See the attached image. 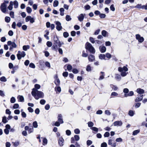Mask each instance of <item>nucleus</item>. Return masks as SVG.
<instances>
[{
	"label": "nucleus",
	"mask_w": 147,
	"mask_h": 147,
	"mask_svg": "<svg viewBox=\"0 0 147 147\" xmlns=\"http://www.w3.org/2000/svg\"><path fill=\"white\" fill-rule=\"evenodd\" d=\"M31 94L36 100H38L40 98H42L44 96V94L42 92L38 91L35 88L32 89Z\"/></svg>",
	"instance_id": "1"
},
{
	"label": "nucleus",
	"mask_w": 147,
	"mask_h": 147,
	"mask_svg": "<svg viewBox=\"0 0 147 147\" xmlns=\"http://www.w3.org/2000/svg\"><path fill=\"white\" fill-rule=\"evenodd\" d=\"M118 71L121 72V76L124 77L127 74L128 72H126L128 71V69L125 66H124L123 67H119L118 68Z\"/></svg>",
	"instance_id": "2"
},
{
	"label": "nucleus",
	"mask_w": 147,
	"mask_h": 147,
	"mask_svg": "<svg viewBox=\"0 0 147 147\" xmlns=\"http://www.w3.org/2000/svg\"><path fill=\"white\" fill-rule=\"evenodd\" d=\"M86 49L89 51L90 53L94 54L95 50L92 45L89 42H87L86 44Z\"/></svg>",
	"instance_id": "3"
},
{
	"label": "nucleus",
	"mask_w": 147,
	"mask_h": 147,
	"mask_svg": "<svg viewBox=\"0 0 147 147\" xmlns=\"http://www.w3.org/2000/svg\"><path fill=\"white\" fill-rule=\"evenodd\" d=\"M54 45L52 46V48L53 50L57 51V44H58V43H59L60 41L59 40L57 36L54 37Z\"/></svg>",
	"instance_id": "4"
},
{
	"label": "nucleus",
	"mask_w": 147,
	"mask_h": 147,
	"mask_svg": "<svg viewBox=\"0 0 147 147\" xmlns=\"http://www.w3.org/2000/svg\"><path fill=\"white\" fill-rule=\"evenodd\" d=\"M7 45L10 46L9 49L10 51L12 50L13 48H16L17 45L14 42H12L11 41H9L7 42Z\"/></svg>",
	"instance_id": "5"
},
{
	"label": "nucleus",
	"mask_w": 147,
	"mask_h": 147,
	"mask_svg": "<svg viewBox=\"0 0 147 147\" xmlns=\"http://www.w3.org/2000/svg\"><path fill=\"white\" fill-rule=\"evenodd\" d=\"M26 53L24 51L21 52L20 51H19L17 54L18 59L20 60L21 59L22 57H24Z\"/></svg>",
	"instance_id": "6"
},
{
	"label": "nucleus",
	"mask_w": 147,
	"mask_h": 147,
	"mask_svg": "<svg viewBox=\"0 0 147 147\" xmlns=\"http://www.w3.org/2000/svg\"><path fill=\"white\" fill-rule=\"evenodd\" d=\"M136 38L138 41L142 43L144 40V39L143 37H141L139 34H137L136 35Z\"/></svg>",
	"instance_id": "7"
},
{
	"label": "nucleus",
	"mask_w": 147,
	"mask_h": 147,
	"mask_svg": "<svg viewBox=\"0 0 147 147\" xmlns=\"http://www.w3.org/2000/svg\"><path fill=\"white\" fill-rule=\"evenodd\" d=\"M1 10L3 13H5L7 10V5L5 3H3L1 6Z\"/></svg>",
	"instance_id": "8"
},
{
	"label": "nucleus",
	"mask_w": 147,
	"mask_h": 147,
	"mask_svg": "<svg viewBox=\"0 0 147 147\" xmlns=\"http://www.w3.org/2000/svg\"><path fill=\"white\" fill-rule=\"evenodd\" d=\"M56 25V28L57 30L60 31L62 29L61 23L59 21H56L55 22Z\"/></svg>",
	"instance_id": "9"
},
{
	"label": "nucleus",
	"mask_w": 147,
	"mask_h": 147,
	"mask_svg": "<svg viewBox=\"0 0 147 147\" xmlns=\"http://www.w3.org/2000/svg\"><path fill=\"white\" fill-rule=\"evenodd\" d=\"M85 16V14H84L82 13H81V14H80L78 17V20L80 22L82 21L83 20V19H84Z\"/></svg>",
	"instance_id": "10"
},
{
	"label": "nucleus",
	"mask_w": 147,
	"mask_h": 147,
	"mask_svg": "<svg viewBox=\"0 0 147 147\" xmlns=\"http://www.w3.org/2000/svg\"><path fill=\"white\" fill-rule=\"evenodd\" d=\"M88 59L89 61L93 62L95 60V57L92 55L90 54L88 56Z\"/></svg>",
	"instance_id": "11"
},
{
	"label": "nucleus",
	"mask_w": 147,
	"mask_h": 147,
	"mask_svg": "<svg viewBox=\"0 0 147 147\" xmlns=\"http://www.w3.org/2000/svg\"><path fill=\"white\" fill-rule=\"evenodd\" d=\"M122 122L121 121H115L113 123V124L114 126H121L122 125Z\"/></svg>",
	"instance_id": "12"
},
{
	"label": "nucleus",
	"mask_w": 147,
	"mask_h": 147,
	"mask_svg": "<svg viewBox=\"0 0 147 147\" xmlns=\"http://www.w3.org/2000/svg\"><path fill=\"white\" fill-rule=\"evenodd\" d=\"M113 140L111 139H109L108 140V144L109 145H111L112 147H115L116 146V143L115 142L113 144L112 142Z\"/></svg>",
	"instance_id": "13"
},
{
	"label": "nucleus",
	"mask_w": 147,
	"mask_h": 147,
	"mask_svg": "<svg viewBox=\"0 0 147 147\" xmlns=\"http://www.w3.org/2000/svg\"><path fill=\"white\" fill-rule=\"evenodd\" d=\"M62 118V116L61 114H59L58 115V122L61 124L63 123V121Z\"/></svg>",
	"instance_id": "14"
},
{
	"label": "nucleus",
	"mask_w": 147,
	"mask_h": 147,
	"mask_svg": "<svg viewBox=\"0 0 147 147\" xmlns=\"http://www.w3.org/2000/svg\"><path fill=\"white\" fill-rule=\"evenodd\" d=\"M143 98V95L138 96L135 99V101L136 102L141 101Z\"/></svg>",
	"instance_id": "15"
},
{
	"label": "nucleus",
	"mask_w": 147,
	"mask_h": 147,
	"mask_svg": "<svg viewBox=\"0 0 147 147\" xmlns=\"http://www.w3.org/2000/svg\"><path fill=\"white\" fill-rule=\"evenodd\" d=\"M64 139L62 137L59 138V144L61 146H62L63 145Z\"/></svg>",
	"instance_id": "16"
},
{
	"label": "nucleus",
	"mask_w": 147,
	"mask_h": 147,
	"mask_svg": "<svg viewBox=\"0 0 147 147\" xmlns=\"http://www.w3.org/2000/svg\"><path fill=\"white\" fill-rule=\"evenodd\" d=\"M99 49L100 52L102 53H105L106 50V48L105 46H100Z\"/></svg>",
	"instance_id": "17"
},
{
	"label": "nucleus",
	"mask_w": 147,
	"mask_h": 147,
	"mask_svg": "<svg viewBox=\"0 0 147 147\" xmlns=\"http://www.w3.org/2000/svg\"><path fill=\"white\" fill-rule=\"evenodd\" d=\"M136 92L138 94H141L144 93V90L143 89L138 88L137 89Z\"/></svg>",
	"instance_id": "18"
},
{
	"label": "nucleus",
	"mask_w": 147,
	"mask_h": 147,
	"mask_svg": "<svg viewBox=\"0 0 147 147\" xmlns=\"http://www.w3.org/2000/svg\"><path fill=\"white\" fill-rule=\"evenodd\" d=\"M19 101L21 102H24V98L23 96L21 95H18L17 97Z\"/></svg>",
	"instance_id": "19"
},
{
	"label": "nucleus",
	"mask_w": 147,
	"mask_h": 147,
	"mask_svg": "<svg viewBox=\"0 0 147 147\" xmlns=\"http://www.w3.org/2000/svg\"><path fill=\"white\" fill-rule=\"evenodd\" d=\"M13 3L12 1H10L9 3V5L8 7V9L10 10H11L13 9Z\"/></svg>",
	"instance_id": "20"
},
{
	"label": "nucleus",
	"mask_w": 147,
	"mask_h": 147,
	"mask_svg": "<svg viewBox=\"0 0 147 147\" xmlns=\"http://www.w3.org/2000/svg\"><path fill=\"white\" fill-rule=\"evenodd\" d=\"M115 78L118 81H120L121 79V76L119 74H116Z\"/></svg>",
	"instance_id": "21"
},
{
	"label": "nucleus",
	"mask_w": 147,
	"mask_h": 147,
	"mask_svg": "<svg viewBox=\"0 0 147 147\" xmlns=\"http://www.w3.org/2000/svg\"><path fill=\"white\" fill-rule=\"evenodd\" d=\"M13 4L14 5V8H17L18 6V1L16 0H15L13 2Z\"/></svg>",
	"instance_id": "22"
},
{
	"label": "nucleus",
	"mask_w": 147,
	"mask_h": 147,
	"mask_svg": "<svg viewBox=\"0 0 147 147\" xmlns=\"http://www.w3.org/2000/svg\"><path fill=\"white\" fill-rule=\"evenodd\" d=\"M99 58L101 59H104L106 60V59L105 58V55L104 54H100L99 56Z\"/></svg>",
	"instance_id": "23"
},
{
	"label": "nucleus",
	"mask_w": 147,
	"mask_h": 147,
	"mask_svg": "<svg viewBox=\"0 0 147 147\" xmlns=\"http://www.w3.org/2000/svg\"><path fill=\"white\" fill-rule=\"evenodd\" d=\"M134 92L131 91L129 92L128 94H125V97H127L128 96H131L134 95Z\"/></svg>",
	"instance_id": "24"
},
{
	"label": "nucleus",
	"mask_w": 147,
	"mask_h": 147,
	"mask_svg": "<svg viewBox=\"0 0 147 147\" xmlns=\"http://www.w3.org/2000/svg\"><path fill=\"white\" fill-rule=\"evenodd\" d=\"M55 83L57 86H59L60 84V81L59 79H57L55 80Z\"/></svg>",
	"instance_id": "25"
},
{
	"label": "nucleus",
	"mask_w": 147,
	"mask_h": 147,
	"mask_svg": "<svg viewBox=\"0 0 147 147\" xmlns=\"http://www.w3.org/2000/svg\"><path fill=\"white\" fill-rule=\"evenodd\" d=\"M30 48L29 45H24L23 47V49L25 51H26L28 49Z\"/></svg>",
	"instance_id": "26"
},
{
	"label": "nucleus",
	"mask_w": 147,
	"mask_h": 147,
	"mask_svg": "<svg viewBox=\"0 0 147 147\" xmlns=\"http://www.w3.org/2000/svg\"><path fill=\"white\" fill-rule=\"evenodd\" d=\"M60 14L61 16H63L64 15V9L63 8H61L60 9Z\"/></svg>",
	"instance_id": "27"
},
{
	"label": "nucleus",
	"mask_w": 147,
	"mask_h": 147,
	"mask_svg": "<svg viewBox=\"0 0 147 147\" xmlns=\"http://www.w3.org/2000/svg\"><path fill=\"white\" fill-rule=\"evenodd\" d=\"M43 145H46L47 143V139L45 138H44L42 141Z\"/></svg>",
	"instance_id": "28"
},
{
	"label": "nucleus",
	"mask_w": 147,
	"mask_h": 147,
	"mask_svg": "<svg viewBox=\"0 0 147 147\" xmlns=\"http://www.w3.org/2000/svg\"><path fill=\"white\" fill-rule=\"evenodd\" d=\"M26 9L27 12L29 13H30L32 11V9L29 7H26Z\"/></svg>",
	"instance_id": "29"
},
{
	"label": "nucleus",
	"mask_w": 147,
	"mask_h": 147,
	"mask_svg": "<svg viewBox=\"0 0 147 147\" xmlns=\"http://www.w3.org/2000/svg\"><path fill=\"white\" fill-rule=\"evenodd\" d=\"M45 32L46 33V34L44 35V36L46 38V39L47 40H49V37L48 36H47L49 34V32L48 30H46L45 31Z\"/></svg>",
	"instance_id": "30"
},
{
	"label": "nucleus",
	"mask_w": 147,
	"mask_h": 147,
	"mask_svg": "<svg viewBox=\"0 0 147 147\" xmlns=\"http://www.w3.org/2000/svg\"><path fill=\"white\" fill-rule=\"evenodd\" d=\"M32 125L34 127L36 128L38 127V123L36 121H34L32 123Z\"/></svg>",
	"instance_id": "31"
},
{
	"label": "nucleus",
	"mask_w": 147,
	"mask_h": 147,
	"mask_svg": "<svg viewBox=\"0 0 147 147\" xmlns=\"http://www.w3.org/2000/svg\"><path fill=\"white\" fill-rule=\"evenodd\" d=\"M105 55V57H106L108 59H110L111 57V55L109 53H106Z\"/></svg>",
	"instance_id": "32"
},
{
	"label": "nucleus",
	"mask_w": 147,
	"mask_h": 147,
	"mask_svg": "<svg viewBox=\"0 0 147 147\" xmlns=\"http://www.w3.org/2000/svg\"><path fill=\"white\" fill-rule=\"evenodd\" d=\"M140 130L139 129H138L134 131L133 132V135H136L139 133Z\"/></svg>",
	"instance_id": "33"
},
{
	"label": "nucleus",
	"mask_w": 147,
	"mask_h": 147,
	"mask_svg": "<svg viewBox=\"0 0 147 147\" xmlns=\"http://www.w3.org/2000/svg\"><path fill=\"white\" fill-rule=\"evenodd\" d=\"M86 70L87 71H91V67L89 65H88L86 67Z\"/></svg>",
	"instance_id": "34"
},
{
	"label": "nucleus",
	"mask_w": 147,
	"mask_h": 147,
	"mask_svg": "<svg viewBox=\"0 0 147 147\" xmlns=\"http://www.w3.org/2000/svg\"><path fill=\"white\" fill-rule=\"evenodd\" d=\"M65 19L66 21H70L71 20V18L70 16L69 15H67L66 16Z\"/></svg>",
	"instance_id": "35"
},
{
	"label": "nucleus",
	"mask_w": 147,
	"mask_h": 147,
	"mask_svg": "<svg viewBox=\"0 0 147 147\" xmlns=\"http://www.w3.org/2000/svg\"><path fill=\"white\" fill-rule=\"evenodd\" d=\"M59 4V2L57 0H55L53 3V5L54 7H57Z\"/></svg>",
	"instance_id": "36"
},
{
	"label": "nucleus",
	"mask_w": 147,
	"mask_h": 147,
	"mask_svg": "<svg viewBox=\"0 0 147 147\" xmlns=\"http://www.w3.org/2000/svg\"><path fill=\"white\" fill-rule=\"evenodd\" d=\"M5 21L7 23H9L10 21V18L9 17H6L5 18Z\"/></svg>",
	"instance_id": "37"
},
{
	"label": "nucleus",
	"mask_w": 147,
	"mask_h": 147,
	"mask_svg": "<svg viewBox=\"0 0 147 147\" xmlns=\"http://www.w3.org/2000/svg\"><path fill=\"white\" fill-rule=\"evenodd\" d=\"M0 81L2 82H6L7 81V79L4 76H3L0 79Z\"/></svg>",
	"instance_id": "38"
},
{
	"label": "nucleus",
	"mask_w": 147,
	"mask_h": 147,
	"mask_svg": "<svg viewBox=\"0 0 147 147\" xmlns=\"http://www.w3.org/2000/svg\"><path fill=\"white\" fill-rule=\"evenodd\" d=\"M67 69L69 71H71L72 69V66L70 65H69L67 66Z\"/></svg>",
	"instance_id": "39"
},
{
	"label": "nucleus",
	"mask_w": 147,
	"mask_h": 147,
	"mask_svg": "<svg viewBox=\"0 0 147 147\" xmlns=\"http://www.w3.org/2000/svg\"><path fill=\"white\" fill-rule=\"evenodd\" d=\"M2 121L4 123H6L7 122L6 117L4 116L3 117Z\"/></svg>",
	"instance_id": "40"
},
{
	"label": "nucleus",
	"mask_w": 147,
	"mask_h": 147,
	"mask_svg": "<svg viewBox=\"0 0 147 147\" xmlns=\"http://www.w3.org/2000/svg\"><path fill=\"white\" fill-rule=\"evenodd\" d=\"M92 141L90 140H88L86 142V144L88 146H90L92 144Z\"/></svg>",
	"instance_id": "41"
},
{
	"label": "nucleus",
	"mask_w": 147,
	"mask_h": 147,
	"mask_svg": "<svg viewBox=\"0 0 147 147\" xmlns=\"http://www.w3.org/2000/svg\"><path fill=\"white\" fill-rule=\"evenodd\" d=\"M55 90L59 92H60L61 90V88L59 86L55 87Z\"/></svg>",
	"instance_id": "42"
},
{
	"label": "nucleus",
	"mask_w": 147,
	"mask_h": 147,
	"mask_svg": "<svg viewBox=\"0 0 147 147\" xmlns=\"http://www.w3.org/2000/svg\"><path fill=\"white\" fill-rule=\"evenodd\" d=\"M88 125L89 127H91L93 126L94 123L91 121H89L88 123Z\"/></svg>",
	"instance_id": "43"
},
{
	"label": "nucleus",
	"mask_w": 147,
	"mask_h": 147,
	"mask_svg": "<svg viewBox=\"0 0 147 147\" xmlns=\"http://www.w3.org/2000/svg\"><path fill=\"white\" fill-rule=\"evenodd\" d=\"M107 32L105 30H103L102 31L101 33L102 35L104 37H106Z\"/></svg>",
	"instance_id": "44"
},
{
	"label": "nucleus",
	"mask_w": 147,
	"mask_h": 147,
	"mask_svg": "<svg viewBox=\"0 0 147 147\" xmlns=\"http://www.w3.org/2000/svg\"><path fill=\"white\" fill-rule=\"evenodd\" d=\"M16 99L13 97H12L10 99V102L11 103H14L16 102Z\"/></svg>",
	"instance_id": "45"
},
{
	"label": "nucleus",
	"mask_w": 147,
	"mask_h": 147,
	"mask_svg": "<svg viewBox=\"0 0 147 147\" xmlns=\"http://www.w3.org/2000/svg\"><path fill=\"white\" fill-rule=\"evenodd\" d=\"M99 16L101 18H104L106 16V15L104 13H100Z\"/></svg>",
	"instance_id": "46"
},
{
	"label": "nucleus",
	"mask_w": 147,
	"mask_h": 147,
	"mask_svg": "<svg viewBox=\"0 0 147 147\" xmlns=\"http://www.w3.org/2000/svg\"><path fill=\"white\" fill-rule=\"evenodd\" d=\"M90 41L93 44H94L95 42V41L94 38L90 37L89 38Z\"/></svg>",
	"instance_id": "47"
},
{
	"label": "nucleus",
	"mask_w": 147,
	"mask_h": 147,
	"mask_svg": "<svg viewBox=\"0 0 147 147\" xmlns=\"http://www.w3.org/2000/svg\"><path fill=\"white\" fill-rule=\"evenodd\" d=\"M49 1L50 3H51L53 1V0H44L43 2L45 4H47L49 3Z\"/></svg>",
	"instance_id": "48"
},
{
	"label": "nucleus",
	"mask_w": 147,
	"mask_h": 147,
	"mask_svg": "<svg viewBox=\"0 0 147 147\" xmlns=\"http://www.w3.org/2000/svg\"><path fill=\"white\" fill-rule=\"evenodd\" d=\"M31 17L30 16H27L25 19L26 22H27L29 21H30Z\"/></svg>",
	"instance_id": "49"
},
{
	"label": "nucleus",
	"mask_w": 147,
	"mask_h": 147,
	"mask_svg": "<svg viewBox=\"0 0 147 147\" xmlns=\"http://www.w3.org/2000/svg\"><path fill=\"white\" fill-rule=\"evenodd\" d=\"M35 88L37 90V89H39L40 87V85L38 84H36L34 85Z\"/></svg>",
	"instance_id": "50"
},
{
	"label": "nucleus",
	"mask_w": 147,
	"mask_h": 147,
	"mask_svg": "<svg viewBox=\"0 0 147 147\" xmlns=\"http://www.w3.org/2000/svg\"><path fill=\"white\" fill-rule=\"evenodd\" d=\"M142 5L141 4H138L135 7V8H137L139 9H142Z\"/></svg>",
	"instance_id": "51"
},
{
	"label": "nucleus",
	"mask_w": 147,
	"mask_h": 147,
	"mask_svg": "<svg viewBox=\"0 0 147 147\" xmlns=\"http://www.w3.org/2000/svg\"><path fill=\"white\" fill-rule=\"evenodd\" d=\"M52 43L51 42L47 41V45L49 47H50L52 46Z\"/></svg>",
	"instance_id": "52"
},
{
	"label": "nucleus",
	"mask_w": 147,
	"mask_h": 147,
	"mask_svg": "<svg viewBox=\"0 0 147 147\" xmlns=\"http://www.w3.org/2000/svg\"><path fill=\"white\" fill-rule=\"evenodd\" d=\"M105 114L107 115H110L111 114V113L108 110H106L105 111Z\"/></svg>",
	"instance_id": "53"
},
{
	"label": "nucleus",
	"mask_w": 147,
	"mask_h": 147,
	"mask_svg": "<svg viewBox=\"0 0 147 147\" xmlns=\"http://www.w3.org/2000/svg\"><path fill=\"white\" fill-rule=\"evenodd\" d=\"M63 35L64 37L67 38L69 36V35L68 32H64L63 33Z\"/></svg>",
	"instance_id": "54"
},
{
	"label": "nucleus",
	"mask_w": 147,
	"mask_h": 147,
	"mask_svg": "<svg viewBox=\"0 0 147 147\" xmlns=\"http://www.w3.org/2000/svg\"><path fill=\"white\" fill-rule=\"evenodd\" d=\"M88 54L86 53L84 51H83L82 52V56L83 57H87L88 56Z\"/></svg>",
	"instance_id": "55"
},
{
	"label": "nucleus",
	"mask_w": 147,
	"mask_h": 147,
	"mask_svg": "<svg viewBox=\"0 0 147 147\" xmlns=\"http://www.w3.org/2000/svg\"><path fill=\"white\" fill-rule=\"evenodd\" d=\"M134 112L132 111H130L129 112V115L131 116H132L134 115Z\"/></svg>",
	"instance_id": "56"
},
{
	"label": "nucleus",
	"mask_w": 147,
	"mask_h": 147,
	"mask_svg": "<svg viewBox=\"0 0 147 147\" xmlns=\"http://www.w3.org/2000/svg\"><path fill=\"white\" fill-rule=\"evenodd\" d=\"M84 8L86 10H89L90 8V6L88 5H86L84 7Z\"/></svg>",
	"instance_id": "57"
},
{
	"label": "nucleus",
	"mask_w": 147,
	"mask_h": 147,
	"mask_svg": "<svg viewBox=\"0 0 147 147\" xmlns=\"http://www.w3.org/2000/svg\"><path fill=\"white\" fill-rule=\"evenodd\" d=\"M110 135V134L109 132H106L104 134V136L105 137H108Z\"/></svg>",
	"instance_id": "58"
},
{
	"label": "nucleus",
	"mask_w": 147,
	"mask_h": 147,
	"mask_svg": "<svg viewBox=\"0 0 147 147\" xmlns=\"http://www.w3.org/2000/svg\"><path fill=\"white\" fill-rule=\"evenodd\" d=\"M141 105V103H137L135 104V107L136 108H138Z\"/></svg>",
	"instance_id": "59"
},
{
	"label": "nucleus",
	"mask_w": 147,
	"mask_h": 147,
	"mask_svg": "<svg viewBox=\"0 0 147 147\" xmlns=\"http://www.w3.org/2000/svg\"><path fill=\"white\" fill-rule=\"evenodd\" d=\"M91 129L93 131L96 132H98V129L97 128L95 127H92V128Z\"/></svg>",
	"instance_id": "60"
},
{
	"label": "nucleus",
	"mask_w": 147,
	"mask_h": 147,
	"mask_svg": "<svg viewBox=\"0 0 147 147\" xmlns=\"http://www.w3.org/2000/svg\"><path fill=\"white\" fill-rule=\"evenodd\" d=\"M19 107V105L18 104H15L14 105L13 108L14 109H16L18 108Z\"/></svg>",
	"instance_id": "61"
},
{
	"label": "nucleus",
	"mask_w": 147,
	"mask_h": 147,
	"mask_svg": "<svg viewBox=\"0 0 147 147\" xmlns=\"http://www.w3.org/2000/svg\"><path fill=\"white\" fill-rule=\"evenodd\" d=\"M46 102V101L44 99H42L40 101V103L42 105H44Z\"/></svg>",
	"instance_id": "62"
},
{
	"label": "nucleus",
	"mask_w": 147,
	"mask_h": 147,
	"mask_svg": "<svg viewBox=\"0 0 147 147\" xmlns=\"http://www.w3.org/2000/svg\"><path fill=\"white\" fill-rule=\"evenodd\" d=\"M142 9L147 10V3L145 5H142Z\"/></svg>",
	"instance_id": "63"
},
{
	"label": "nucleus",
	"mask_w": 147,
	"mask_h": 147,
	"mask_svg": "<svg viewBox=\"0 0 147 147\" xmlns=\"http://www.w3.org/2000/svg\"><path fill=\"white\" fill-rule=\"evenodd\" d=\"M107 144L106 142H103L101 144V147H107Z\"/></svg>",
	"instance_id": "64"
}]
</instances>
